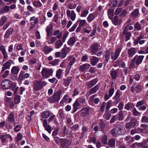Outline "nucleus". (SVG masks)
I'll return each instance as SVG.
<instances>
[{
    "instance_id": "f257e3e1",
    "label": "nucleus",
    "mask_w": 148,
    "mask_h": 148,
    "mask_svg": "<svg viewBox=\"0 0 148 148\" xmlns=\"http://www.w3.org/2000/svg\"><path fill=\"white\" fill-rule=\"evenodd\" d=\"M62 92L61 90L59 89L57 92L54 93L52 96L49 97L48 100L51 103L58 101L60 99Z\"/></svg>"
},
{
    "instance_id": "f03ea898",
    "label": "nucleus",
    "mask_w": 148,
    "mask_h": 148,
    "mask_svg": "<svg viewBox=\"0 0 148 148\" xmlns=\"http://www.w3.org/2000/svg\"><path fill=\"white\" fill-rule=\"evenodd\" d=\"M47 83L45 82L41 81H37L35 84L34 88L37 91H39L43 87L46 85Z\"/></svg>"
},
{
    "instance_id": "7ed1b4c3",
    "label": "nucleus",
    "mask_w": 148,
    "mask_h": 148,
    "mask_svg": "<svg viewBox=\"0 0 148 148\" xmlns=\"http://www.w3.org/2000/svg\"><path fill=\"white\" fill-rule=\"evenodd\" d=\"M53 71L52 69H49L44 68L41 72L42 75L46 78H48L50 76L52 75Z\"/></svg>"
},
{
    "instance_id": "20e7f679",
    "label": "nucleus",
    "mask_w": 148,
    "mask_h": 148,
    "mask_svg": "<svg viewBox=\"0 0 148 148\" xmlns=\"http://www.w3.org/2000/svg\"><path fill=\"white\" fill-rule=\"evenodd\" d=\"M11 82L8 79H4L1 82V86L4 89H8L10 88Z\"/></svg>"
},
{
    "instance_id": "39448f33",
    "label": "nucleus",
    "mask_w": 148,
    "mask_h": 148,
    "mask_svg": "<svg viewBox=\"0 0 148 148\" xmlns=\"http://www.w3.org/2000/svg\"><path fill=\"white\" fill-rule=\"evenodd\" d=\"M129 25H127L124 28L123 32V34L125 36V40L127 41L130 39L131 36V33L128 32V28Z\"/></svg>"
},
{
    "instance_id": "423d86ee",
    "label": "nucleus",
    "mask_w": 148,
    "mask_h": 148,
    "mask_svg": "<svg viewBox=\"0 0 148 148\" xmlns=\"http://www.w3.org/2000/svg\"><path fill=\"white\" fill-rule=\"evenodd\" d=\"M137 121L134 118H131L130 122L126 123L125 127L127 129H130L134 127L136 124Z\"/></svg>"
},
{
    "instance_id": "0eeeda50",
    "label": "nucleus",
    "mask_w": 148,
    "mask_h": 148,
    "mask_svg": "<svg viewBox=\"0 0 148 148\" xmlns=\"http://www.w3.org/2000/svg\"><path fill=\"white\" fill-rule=\"evenodd\" d=\"M61 145L62 148H68L70 146L69 141L66 138L61 139Z\"/></svg>"
},
{
    "instance_id": "6e6552de",
    "label": "nucleus",
    "mask_w": 148,
    "mask_h": 148,
    "mask_svg": "<svg viewBox=\"0 0 148 148\" xmlns=\"http://www.w3.org/2000/svg\"><path fill=\"white\" fill-rule=\"evenodd\" d=\"M14 63L12 61L10 60L7 61L3 64V66L2 67L1 73H3L6 69H9L11 64Z\"/></svg>"
},
{
    "instance_id": "1a4fd4ad",
    "label": "nucleus",
    "mask_w": 148,
    "mask_h": 148,
    "mask_svg": "<svg viewBox=\"0 0 148 148\" xmlns=\"http://www.w3.org/2000/svg\"><path fill=\"white\" fill-rule=\"evenodd\" d=\"M144 56L136 55L133 58L135 62V64L137 65H138L141 64L144 58Z\"/></svg>"
},
{
    "instance_id": "9d476101",
    "label": "nucleus",
    "mask_w": 148,
    "mask_h": 148,
    "mask_svg": "<svg viewBox=\"0 0 148 148\" xmlns=\"http://www.w3.org/2000/svg\"><path fill=\"white\" fill-rule=\"evenodd\" d=\"M121 51V49L119 48L117 49L115 53L112 52L111 55V59L114 60H116L118 58Z\"/></svg>"
},
{
    "instance_id": "9b49d317",
    "label": "nucleus",
    "mask_w": 148,
    "mask_h": 148,
    "mask_svg": "<svg viewBox=\"0 0 148 148\" xmlns=\"http://www.w3.org/2000/svg\"><path fill=\"white\" fill-rule=\"evenodd\" d=\"M113 23L115 25H120L122 21V19H119L117 16H115L111 18Z\"/></svg>"
},
{
    "instance_id": "f8f14e48",
    "label": "nucleus",
    "mask_w": 148,
    "mask_h": 148,
    "mask_svg": "<svg viewBox=\"0 0 148 148\" xmlns=\"http://www.w3.org/2000/svg\"><path fill=\"white\" fill-rule=\"evenodd\" d=\"M80 115L84 117L89 114V109L88 108L84 107L81 110Z\"/></svg>"
},
{
    "instance_id": "ddd939ff",
    "label": "nucleus",
    "mask_w": 148,
    "mask_h": 148,
    "mask_svg": "<svg viewBox=\"0 0 148 148\" xmlns=\"http://www.w3.org/2000/svg\"><path fill=\"white\" fill-rule=\"evenodd\" d=\"M136 52V50L134 48L131 47L127 49V54L129 58L132 57Z\"/></svg>"
},
{
    "instance_id": "4468645a",
    "label": "nucleus",
    "mask_w": 148,
    "mask_h": 148,
    "mask_svg": "<svg viewBox=\"0 0 148 148\" xmlns=\"http://www.w3.org/2000/svg\"><path fill=\"white\" fill-rule=\"evenodd\" d=\"M0 49L3 55L4 59H5L6 60H8V53L5 50L4 47L3 45L0 46Z\"/></svg>"
},
{
    "instance_id": "2eb2a0df",
    "label": "nucleus",
    "mask_w": 148,
    "mask_h": 148,
    "mask_svg": "<svg viewBox=\"0 0 148 148\" xmlns=\"http://www.w3.org/2000/svg\"><path fill=\"white\" fill-rule=\"evenodd\" d=\"M46 31L48 36H49L51 35L53 31V26L52 24H50L47 26Z\"/></svg>"
},
{
    "instance_id": "dca6fc26",
    "label": "nucleus",
    "mask_w": 148,
    "mask_h": 148,
    "mask_svg": "<svg viewBox=\"0 0 148 148\" xmlns=\"http://www.w3.org/2000/svg\"><path fill=\"white\" fill-rule=\"evenodd\" d=\"M70 48L69 47H64L61 50L62 56L61 58L63 59L66 56L67 52L68 51H70Z\"/></svg>"
},
{
    "instance_id": "f3484780",
    "label": "nucleus",
    "mask_w": 148,
    "mask_h": 148,
    "mask_svg": "<svg viewBox=\"0 0 148 148\" xmlns=\"http://www.w3.org/2000/svg\"><path fill=\"white\" fill-rule=\"evenodd\" d=\"M51 114H52V113L49 111L45 110L42 113L41 116L44 119H46L49 117Z\"/></svg>"
},
{
    "instance_id": "a211bd4d",
    "label": "nucleus",
    "mask_w": 148,
    "mask_h": 148,
    "mask_svg": "<svg viewBox=\"0 0 148 148\" xmlns=\"http://www.w3.org/2000/svg\"><path fill=\"white\" fill-rule=\"evenodd\" d=\"M119 135L124 134L125 132L124 128L121 126H119L116 127Z\"/></svg>"
},
{
    "instance_id": "6ab92c4d",
    "label": "nucleus",
    "mask_w": 148,
    "mask_h": 148,
    "mask_svg": "<svg viewBox=\"0 0 148 148\" xmlns=\"http://www.w3.org/2000/svg\"><path fill=\"white\" fill-rule=\"evenodd\" d=\"M98 80L97 79H95L88 82L87 86L88 88H90L94 86L97 82Z\"/></svg>"
},
{
    "instance_id": "aec40b11",
    "label": "nucleus",
    "mask_w": 148,
    "mask_h": 148,
    "mask_svg": "<svg viewBox=\"0 0 148 148\" xmlns=\"http://www.w3.org/2000/svg\"><path fill=\"white\" fill-rule=\"evenodd\" d=\"M76 41V39L74 37H71L69 39L67 42V44L70 46H72L74 44Z\"/></svg>"
},
{
    "instance_id": "412c9836",
    "label": "nucleus",
    "mask_w": 148,
    "mask_h": 148,
    "mask_svg": "<svg viewBox=\"0 0 148 148\" xmlns=\"http://www.w3.org/2000/svg\"><path fill=\"white\" fill-rule=\"evenodd\" d=\"M8 135L5 134L1 135H0V139L1 140V142L3 143H5V142H7V140L6 139L8 138Z\"/></svg>"
},
{
    "instance_id": "4be33fe9",
    "label": "nucleus",
    "mask_w": 148,
    "mask_h": 148,
    "mask_svg": "<svg viewBox=\"0 0 148 148\" xmlns=\"http://www.w3.org/2000/svg\"><path fill=\"white\" fill-rule=\"evenodd\" d=\"M134 106L133 103L129 102L125 104V108L127 110H129L131 109H132Z\"/></svg>"
},
{
    "instance_id": "5701e85b",
    "label": "nucleus",
    "mask_w": 148,
    "mask_h": 148,
    "mask_svg": "<svg viewBox=\"0 0 148 148\" xmlns=\"http://www.w3.org/2000/svg\"><path fill=\"white\" fill-rule=\"evenodd\" d=\"M13 31V29L12 28H10L8 29L6 31L4 35L5 37L6 38H8L12 34Z\"/></svg>"
},
{
    "instance_id": "b1692460",
    "label": "nucleus",
    "mask_w": 148,
    "mask_h": 148,
    "mask_svg": "<svg viewBox=\"0 0 148 148\" xmlns=\"http://www.w3.org/2000/svg\"><path fill=\"white\" fill-rule=\"evenodd\" d=\"M10 10L9 6L5 5L0 10V12L1 13H4L8 12Z\"/></svg>"
},
{
    "instance_id": "393cba45",
    "label": "nucleus",
    "mask_w": 148,
    "mask_h": 148,
    "mask_svg": "<svg viewBox=\"0 0 148 148\" xmlns=\"http://www.w3.org/2000/svg\"><path fill=\"white\" fill-rule=\"evenodd\" d=\"M108 145L111 147H114L115 146V140L113 139L109 140Z\"/></svg>"
},
{
    "instance_id": "a878e982",
    "label": "nucleus",
    "mask_w": 148,
    "mask_h": 148,
    "mask_svg": "<svg viewBox=\"0 0 148 148\" xmlns=\"http://www.w3.org/2000/svg\"><path fill=\"white\" fill-rule=\"evenodd\" d=\"M43 49L45 54H47L50 53L53 50L52 48H50L47 45L44 47Z\"/></svg>"
},
{
    "instance_id": "bb28decb",
    "label": "nucleus",
    "mask_w": 148,
    "mask_h": 148,
    "mask_svg": "<svg viewBox=\"0 0 148 148\" xmlns=\"http://www.w3.org/2000/svg\"><path fill=\"white\" fill-rule=\"evenodd\" d=\"M98 61L99 60L97 58L95 57H93L92 58L90 61V63L92 65L95 66Z\"/></svg>"
},
{
    "instance_id": "cd10ccee",
    "label": "nucleus",
    "mask_w": 148,
    "mask_h": 148,
    "mask_svg": "<svg viewBox=\"0 0 148 148\" xmlns=\"http://www.w3.org/2000/svg\"><path fill=\"white\" fill-rule=\"evenodd\" d=\"M98 85H97L95 87L91 88L90 90V94H93L97 92L99 88Z\"/></svg>"
},
{
    "instance_id": "c85d7f7f",
    "label": "nucleus",
    "mask_w": 148,
    "mask_h": 148,
    "mask_svg": "<svg viewBox=\"0 0 148 148\" xmlns=\"http://www.w3.org/2000/svg\"><path fill=\"white\" fill-rule=\"evenodd\" d=\"M95 18V14L93 13L90 14L87 17V20L89 22H92Z\"/></svg>"
},
{
    "instance_id": "c756f323",
    "label": "nucleus",
    "mask_w": 148,
    "mask_h": 148,
    "mask_svg": "<svg viewBox=\"0 0 148 148\" xmlns=\"http://www.w3.org/2000/svg\"><path fill=\"white\" fill-rule=\"evenodd\" d=\"M63 45V43L61 40H58L55 42V47L56 49L60 48Z\"/></svg>"
},
{
    "instance_id": "7c9ffc66",
    "label": "nucleus",
    "mask_w": 148,
    "mask_h": 148,
    "mask_svg": "<svg viewBox=\"0 0 148 148\" xmlns=\"http://www.w3.org/2000/svg\"><path fill=\"white\" fill-rule=\"evenodd\" d=\"M71 77H69L67 78V79H64V84L65 86H68L71 83Z\"/></svg>"
},
{
    "instance_id": "2f4dec72",
    "label": "nucleus",
    "mask_w": 148,
    "mask_h": 148,
    "mask_svg": "<svg viewBox=\"0 0 148 148\" xmlns=\"http://www.w3.org/2000/svg\"><path fill=\"white\" fill-rule=\"evenodd\" d=\"M68 60L69 61L70 60L69 64L72 65L75 62V58L74 56H71L68 58Z\"/></svg>"
},
{
    "instance_id": "473e14b6",
    "label": "nucleus",
    "mask_w": 148,
    "mask_h": 148,
    "mask_svg": "<svg viewBox=\"0 0 148 148\" xmlns=\"http://www.w3.org/2000/svg\"><path fill=\"white\" fill-rule=\"evenodd\" d=\"M110 133L114 137H117L119 135L116 127L111 130L110 131Z\"/></svg>"
},
{
    "instance_id": "72a5a7b5",
    "label": "nucleus",
    "mask_w": 148,
    "mask_h": 148,
    "mask_svg": "<svg viewBox=\"0 0 148 148\" xmlns=\"http://www.w3.org/2000/svg\"><path fill=\"white\" fill-rule=\"evenodd\" d=\"M19 77H21L23 79L27 78L28 77V73H25V71H21L20 73Z\"/></svg>"
},
{
    "instance_id": "f704fd0d",
    "label": "nucleus",
    "mask_w": 148,
    "mask_h": 148,
    "mask_svg": "<svg viewBox=\"0 0 148 148\" xmlns=\"http://www.w3.org/2000/svg\"><path fill=\"white\" fill-rule=\"evenodd\" d=\"M19 70V68L18 67L14 66L11 69V72L14 74H17Z\"/></svg>"
},
{
    "instance_id": "c9c22d12",
    "label": "nucleus",
    "mask_w": 148,
    "mask_h": 148,
    "mask_svg": "<svg viewBox=\"0 0 148 148\" xmlns=\"http://www.w3.org/2000/svg\"><path fill=\"white\" fill-rule=\"evenodd\" d=\"M90 66V65L89 64H84L80 66L81 71H83L87 68H89Z\"/></svg>"
},
{
    "instance_id": "e433bc0d",
    "label": "nucleus",
    "mask_w": 148,
    "mask_h": 148,
    "mask_svg": "<svg viewBox=\"0 0 148 148\" xmlns=\"http://www.w3.org/2000/svg\"><path fill=\"white\" fill-rule=\"evenodd\" d=\"M99 46L98 45L95 44L92 46L91 50L93 53L96 52L99 48Z\"/></svg>"
},
{
    "instance_id": "4c0bfd02",
    "label": "nucleus",
    "mask_w": 148,
    "mask_h": 148,
    "mask_svg": "<svg viewBox=\"0 0 148 148\" xmlns=\"http://www.w3.org/2000/svg\"><path fill=\"white\" fill-rule=\"evenodd\" d=\"M7 19V18L5 16H2L0 20V25L1 26L3 25L5 23Z\"/></svg>"
},
{
    "instance_id": "58836bf2",
    "label": "nucleus",
    "mask_w": 148,
    "mask_h": 148,
    "mask_svg": "<svg viewBox=\"0 0 148 148\" xmlns=\"http://www.w3.org/2000/svg\"><path fill=\"white\" fill-rule=\"evenodd\" d=\"M20 97L18 95L15 96L14 98V102L15 104L19 103L20 101Z\"/></svg>"
},
{
    "instance_id": "ea45409f",
    "label": "nucleus",
    "mask_w": 148,
    "mask_h": 148,
    "mask_svg": "<svg viewBox=\"0 0 148 148\" xmlns=\"http://www.w3.org/2000/svg\"><path fill=\"white\" fill-rule=\"evenodd\" d=\"M8 120L9 121L11 122H13L14 121V114L13 112H12L10 113Z\"/></svg>"
},
{
    "instance_id": "a19ab883",
    "label": "nucleus",
    "mask_w": 148,
    "mask_h": 148,
    "mask_svg": "<svg viewBox=\"0 0 148 148\" xmlns=\"http://www.w3.org/2000/svg\"><path fill=\"white\" fill-rule=\"evenodd\" d=\"M111 75L112 79H115L117 75L116 71L115 70L112 71L111 73Z\"/></svg>"
},
{
    "instance_id": "79ce46f5",
    "label": "nucleus",
    "mask_w": 148,
    "mask_h": 148,
    "mask_svg": "<svg viewBox=\"0 0 148 148\" xmlns=\"http://www.w3.org/2000/svg\"><path fill=\"white\" fill-rule=\"evenodd\" d=\"M105 124L103 121H101L100 123L99 127L101 129V131H103L105 128Z\"/></svg>"
},
{
    "instance_id": "37998d69",
    "label": "nucleus",
    "mask_w": 148,
    "mask_h": 148,
    "mask_svg": "<svg viewBox=\"0 0 148 148\" xmlns=\"http://www.w3.org/2000/svg\"><path fill=\"white\" fill-rule=\"evenodd\" d=\"M76 22H77V25L78 24V23H79V26L81 27H82V26L85 24L86 21L84 20H80L77 21Z\"/></svg>"
},
{
    "instance_id": "c03bdc74",
    "label": "nucleus",
    "mask_w": 148,
    "mask_h": 148,
    "mask_svg": "<svg viewBox=\"0 0 148 148\" xmlns=\"http://www.w3.org/2000/svg\"><path fill=\"white\" fill-rule=\"evenodd\" d=\"M120 97V91L117 90L116 92V95L114 97V98L117 101L119 100V98Z\"/></svg>"
},
{
    "instance_id": "a18cd8bd",
    "label": "nucleus",
    "mask_w": 148,
    "mask_h": 148,
    "mask_svg": "<svg viewBox=\"0 0 148 148\" xmlns=\"http://www.w3.org/2000/svg\"><path fill=\"white\" fill-rule=\"evenodd\" d=\"M70 16L71 19L72 21H74L76 18V14L73 10L71 11V14Z\"/></svg>"
},
{
    "instance_id": "49530a36",
    "label": "nucleus",
    "mask_w": 148,
    "mask_h": 148,
    "mask_svg": "<svg viewBox=\"0 0 148 148\" xmlns=\"http://www.w3.org/2000/svg\"><path fill=\"white\" fill-rule=\"evenodd\" d=\"M146 143L145 141H143L140 143H136V145L139 147H143L145 145Z\"/></svg>"
},
{
    "instance_id": "de8ad7c7",
    "label": "nucleus",
    "mask_w": 148,
    "mask_h": 148,
    "mask_svg": "<svg viewBox=\"0 0 148 148\" xmlns=\"http://www.w3.org/2000/svg\"><path fill=\"white\" fill-rule=\"evenodd\" d=\"M62 72V71L61 69H59L57 71L56 76L59 79L60 77Z\"/></svg>"
},
{
    "instance_id": "09e8293b",
    "label": "nucleus",
    "mask_w": 148,
    "mask_h": 148,
    "mask_svg": "<svg viewBox=\"0 0 148 148\" xmlns=\"http://www.w3.org/2000/svg\"><path fill=\"white\" fill-rule=\"evenodd\" d=\"M138 9H136L132 12L131 15L132 16L135 17L138 14Z\"/></svg>"
},
{
    "instance_id": "8fccbe9b",
    "label": "nucleus",
    "mask_w": 148,
    "mask_h": 148,
    "mask_svg": "<svg viewBox=\"0 0 148 148\" xmlns=\"http://www.w3.org/2000/svg\"><path fill=\"white\" fill-rule=\"evenodd\" d=\"M117 4L116 0H113L110 5V7L111 8L114 7L116 6Z\"/></svg>"
},
{
    "instance_id": "3c124183",
    "label": "nucleus",
    "mask_w": 148,
    "mask_h": 148,
    "mask_svg": "<svg viewBox=\"0 0 148 148\" xmlns=\"http://www.w3.org/2000/svg\"><path fill=\"white\" fill-rule=\"evenodd\" d=\"M123 118V112H120L119 113V115L117 116V119L119 121H121L122 120Z\"/></svg>"
},
{
    "instance_id": "603ef678",
    "label": "nucleus",
    "mask_w": 148,
    "mask_h": 148,
    "mask_svg": "<svg viewBox=\"0 0 148 148\" xmlns=\"http://www.w3.org/2000/svg\"><path fill=\"white\" fill-rule=\"evenodd\" d=\"M59 62V60L58 59H55L53 61L49 62V63L53 66H54L57 65Z\"/></svg>"
},
{
    "instance_id": "864d4df0",
    "label": "nucleus",
    "mask_w": 148,
    "mask_h": 148,
    "mask_svg": "<svg viewBox=\"0 0 148 148\" xmlns=\"http://www.w3.org/2000/svg\"><path fill=\"white\" fill-rule=\"evenodd\" d=\"M110 56V54L109 51H107L106 53V56H105V61L107 62L109 59Z\"/></svg>"
},
{
    "instance_id": "5fc2aeb1",
    "label": "nucleus",
    "mask_w": 148,
    "mask_h": 148,
    "mask_svg": "<svg viewBox=\"0 0 148 148\" xmlns=\"http://www.w3.org/2000/svg\"><path fill=\"white\" fill-rule=\"evenodd\" d=\"M141 122L143 123H148V118L146 116H144L142 117Z\"/></svg>"
},
{
    "instance_id": "6e6d98bb",
    "label": "nucleus",
    "mask_w": 148,
    "mask_h": 148,
    "mask_svg": "<svg viewBox=\"0 0 148 148\" xmlns=\"http://www.w3.org/2000/svg\"><path fill=\"white\" fill-rule=\"evenodd\" d=\"M68 8L70 9H73L75 8L77 5L76 4L72 5L71 3H69L68 5Z\"/></svg>"
},
{
    "instance_id": "4d7b16f0",
    "label": "nucleus",
    "mask_w": 148,
    "mask_h": 148,
    "mask_svg": "<svg viewBox=\"0 0 148 148\" xmlns=\"http://www.w3.org/2000/svg\"><path fill=\"white\" fill-rule=\"evenodd\" d=\"M111 117V114L108 113H106L103 115V117L107 120L109 119Z\"/></svg>"
},
{
    "instance_id": "13d9d810",
    "label": "nucleus",
    "mask_w": 148,
    "mask_h": 148,
    "mask_svg": "<svg viewBox=\"0 0 148 148\" xmlns=\"http://www.w3.org/2000/svg\"><path fill=\"white\" fill-rule=\"evenodd\" d=\"M135 64V62L133 58L131 61L130 65L129 66V68L131 69L133 67Z\"/></svg>"
},
{
    "instance_id": "bf43d9fd",
    "label": "nucleus",
    "mask_w": 148,
    "mask_h": 148,
    "mask_svg": "<svg viewBox=\"0 0 148 148\" xmlns=\"http://www.w3.org/2000/svg\"><path fill=\"white\" fill-rule=\"evenodd\" d=\"M77 25V22H76L73 25V26L69 30V31L70 32H72L76 28V27Z\"/></svg>"
},
{
    "instance_id": "052dcab7",
    "label": "nucleus",
    "mask_w": 148,
    "mask_h": 148,
    "mask_svg": "<svg viewBox=\"0 0 148 148\" xmlns=\"http://www.w3.org/2000/svg\"><path fill=\"white\" fill-rule=\"evenodd\" d=\"M111 101L109 100L107 103V106L106 108V110L108 111L111 104Z\"/></svg>"
},
{
    "instance_id": "680f3d73",
    "label": "nucleus",
    "mask_w": 148,
    "mask_h": 148,
    "mask_svg": "<svg viewBox=\"0 0 148 148\" xmlns=\"http://www.w3.org/2000/svg\"><path fill=\"white\" fill-rule=\"evenodd\" d=\"M83 30L85 32L88 34H89L90 32L91 29V28L87 27L83 29Z\"/></svg>"
},
{
    "instance_id": "e2e57ef3",
    "label": "nucleus",
    "mask_w": 148,
    "mask_h": 148,
    "mask_svg": "<svg viewBox=\"0 0 148 148\" xmlns=\"http://www.w3.org/2000/svg\"><path fill=\"white\" fill-rule=\"evenodd\" d=\"M9 71L8 70L5 71L2 75V77L3 78H6L9 75Z\"/></svg>"
},
{
    "instance_id": "0e129e2a",
    "label": "nucleus",
    "mask_w": 148,
    "mask_h": 148,
    "mask_svg": "<svg viewBox=\"0 0 148 148\" xmlns=\"http://www.w3.org/2000/svg\"><path fill=\"white\" fill-rule=\"evenodd\" d=\"M88 13V11L87 10L83 11V12L81 14V17H85Z\"/></svg>"
},
{
    "instance_id": "69168bd1",
    "label": "nucleus",
    "mask_w": 148,
    "mask_h": 148,
    "mask_svg": "<svg viewBox=\"0 0 148 148\" xmlns=\"http://www.w3.org/2000/svg\"><path fill=\"white\" fill-rule=\"evenodd\" d=\"M45 129V130L47 131L50 134L51 131V127L49 125L46 126V127H44Z\"/></svg>"
},
{
    "instance_id": "338daca9",
    "label": "nucleus",
    "mask_w": 148,
    "mask_h": 148,
    "mask_svg": "<svg viewBox=\"0 0 148 148\" xmlns=\"http://www.w3.org/2000/svg\"><path fill=\"white\" fill-rule=\"evenodd\" d=\"M101 142L104 144H106L107 143V137L106 136L103 137L101 140Z\"/></svg>"
},
{
    "instance_id": "774afa93",
    "label": "nucleus",
    "mask_w": 148,
    "mask_h": 148,
    "mask_svg": "<svg viewBox=\"0 0 148 148\" xmlns=\"http://www.w3.org/2000/svg\"><path fill=\"white\" fill-rule=\"evenodd\" d=\"M117 119V115L114 116L110 120V123L112 124Z\"/></svg>"
}]
</instances>
